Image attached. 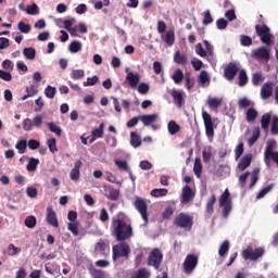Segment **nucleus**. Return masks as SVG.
Instances as JSON below:
<instances>
[{
    "label": "nucleus",
    "instance_id": "27",
    "mask_svg": "<svg viewBox=\"0 0 278 278\" xmlns=\"http://www.w3.org/2000/svg\"><path fill=\"white\" fill-rule=\"evenodd\" d=\"M25 92L26 94L22 97V101H27L29 97H36V94H38V88H36L34 85H30L26 87Z\"/></svg>",
    "mask_w": 278,
    "mask_h": 278
},
{
    "label": "nucleus",
    "instance_id": "54",
    "mask_svg": "<svg viewBox=\"0 0 278 278\" xmlns=\"http://www.w3.org/2000/svg\"><path fill=\"white\" fill-rule=\"evenodd\" d=\"M17 28L22 34H29V31H31V26H29V24H25L23 21L18 22Z\"/></svg>",
    "mask_w": 278,
    "mask_h": 278
},
{
    "label": "nucleus",
    "instance_id": "10",
    "mask_svg": "<svg viewBox=\"0 0 278 278\" xmlns=\"http://www.w3.org/2000/svg\"><path fill=\"white\" fill-rule=\"evenodd\" d=\"M134 206L139 212L144 223H149V214H148L149 206L147 205V201L140 197H137L135 199Z\"/></svg>",
    "mask_w": 278,
    "mask_h": 278
},
{
    "label": "nucleus",
    "instance_id": "53",
    "mask_svg": "<svg viewBox=\"0 0 278 278\" xmlns=\"http://www.w3.org/2000/svg\"><path fill=\"white\" fill-rule=\"evenodd\" d=\"M86 73L84 70H73L71 73V78L72 79H84Z\"/></svg>",
    "mask_w": 278,
    "mask_h": 278
},
{
    "label": "nucleus",
    "instance_id": "41",
    "mask_svg": "<svg viewBox=\"0 0 278 278\" xmlns=\"http://www.w3.org/2000/svg\"><path fill=\"white\" fill-rule=\"evenodd\" d=\"M172 79L175 84H181V81H184V72H181V70L177 68L174 72Z\"/></svg>",
    "mask_w": 278,
    "mask_h": 278
},
{
    "label": "nucleus",
    "instance_id": "52",
    "mask_svg": "<svg viewBox=\"0 0 278 278\" xmlns=\"http://www.w3.org/2000/svg\"><path fill=\"white\" fill-rule=\"evenodd\" d=\"M262 81H264V76L262 75V73H254L252 75L253 86H260V84H262Z\"/></svg>",
    "mask_w": 278,
    "mask_h": 278
},
{
    "label": "nucleus",
    "instance_id": "29",
    "mask_svg": "<svg viewBox=\"0 0 278 278\" xmlns=\"http://www.w3.org/2000/svg\"><path fill=\"white\" fill-rule=\"evenodd\" d=\"M167 129L170 136H175V134H179V131H181V126H179V124H177L175 121H169L167 124Z\"/></svg>",
    "mask_w": 278,
    "mask_h": 278
},
{
    "label": "nucleus",
    "instance_id": "19",
    "mask_svg": "<svg viewBox=\"0 0 278 278\" xmlns=\"http://www.w3.org/2000/svg\"><path fill=\"white\" fill-rule=\"evenodd\" d=\"M126 80L128 81L130 88H136V86L140 84V74H134V72H129L126 76Z\"/></svg>",
    "mask_w": 278,
    "mask_h": 278
},
{
    "label": "nucleus",
    "instance_id": "11",
    "mask_svg": "<svg viewBox=\"0 0 278 278\" xmlns=\"http://www.w3.org/2000/svg\"><path fill=\"white\" fill-rule=\"evenodd\" d=\"M202 118L207 138H214V121H212V115L204 111L202 112Z\"/></svg>",
    "mask_w": 278,
    "mask_h": 278
},
{
    "label": "nucleus",
    "instance_id": "25",
    "mask_svg": "<svg viewBox=\"0 0 278 278\" xmlns=\"http://www.w3.org/2000/svg\"><path fill=\"white\" fill-rule=\"evenodd\" d=\"M271 116H273V114H270V113H265L262 115L261 129H263V131H268V127H270Z\"/></svg>",
    "mask_w": 278,
    "mask_h": 278
},
{
    "label": "nucleus",
    "instance_id": "20",
    "mask_svg": "<svg viewBox=\"0 0 278 278\" xmlns=\"http://www.w3.org/2000/svg\"><path fill=\"white\" fill-rule=\"evenodd\" d=\"M140 122L143 123L144 127H149L157 121V114H149L139 116Z\"/></svg>",
    "mask_w": 278,
    "mask_h": 278
},
{
    "label": "nucleus",
    "instance_id": "42",
    "mask_svg": "<svg viewBox=\"0 0 278 278\" xmlns=\"http://www.w3.org/2000/svg\"><path fill=\"white\" fill-rule=\"evenodd\" d=\"M36 216L34 215H29L25 218L24 220V225L28 228V229H34V227H36Z\"/></svg>",
    "mask_w": 278,
    "mask_h": 278
},
{
    "label": "nucleus",
    "instance_id": "31",
    "mask_svg": "<svg viewBox=\"0 0 278 278\" xmlns=\"http://www.w3.org/2000/svg\"><path fill=\"white\" fill-rule=\"evenodd\" d=\"M131 278H151V271L147 268H139Z\"/></svg>",
    "mask_w": 278,
    "mask_h": 278
},
{
    "label": "nucleus",
    "instance_id": "16",
    "mask_svg": "<svg viewBox=\"0 0 278 278\" xmlns=\"http://www.w3.org/2000/svg\"><path fill=\"white\" fill-rule=\"evenodd\" d=\"M48 215H47V223L50 224L52 227H60V223L58 222V216L55 215V211L53 208L48 207L47 208Z\"/></svg>",
    "mask_w": 278,
    "mask_h": 278
},
{
    "label": "nucleus",
    "instance_id": "13",
    "mask_svg": "<svg viewBox=\"0 0 278 278\" xmlns=\"http://www.w3.org/2000/svg\"><path fill=\"white\" fill-rule=\"evenodd\" d=\"M104 197L109 199V201H118V197H121V191L112 185H104Z\"/></svg>",
    "mask_w": 278,
    "mask_h": 278
},
{
    "label": "nucleus",
    "instance_id": "14",
    "mask_svg": "<svg viewBox=\"0 0 278 278\" xmlns=\"http://www.w3.org/2000/svg\"><path fill=\"white\" fill-rule=\"evenodd\" d=\"M252 58L254 60H265L268 62L270 60V49L266 47H260L252 52Z\"/></svg>",
    "mask_w": 278,
    "mask_h": 278
},
{
    "label": "nucleus",
    "instance_id": "61",
    "mask_svg": "<svg viewBox=\"0 0 278 278\" xmlns=\"http://www.w3.org/2000/svg\"><path fill=\"white\" fill-rule=\"evenodd\" d=\"M273 190V185H268L267 187H264L256 195V199H264L268 192Z\"/></svg>",
    "mask_w": 278,
    "mask_h": 278
},
{
    "label": "nucleus",
    "instance_id": "45",
    "mask_svg": "<svg viewBox=\"0 0 278 278\" xmlns=\"http://www.w3.org/2000/svg\"><path fill=\"white\" fill-rule=\"evenodd\" d=\"M26 14H29L30 16H36V14H40V10L38 9V4L33 3L30 5H27Z\"/></svg>",
    "mask_w": 278,
    "mask_h": 278
},
{
    "label": "nucleus",
    "instance_id": "33",
    "mask_svg": "<svg viewBox=\"0 0 278 278\" xmlns=\"http://www.w3.org/2000/svg\"><path fill=\"white\" fill-rule=\"evenodd\" d=\"M38 164H40V160L30 157L26 166V170H28V173H34V170L38 168Z\"/></svg>",
    "mask_w": 278,
    "mask_h": 278
},
{
    "label": "nucleus",
    "instance_id": "4",
    "mask_svg": "<svg viewBox=\"0 0 278 278\" xmlns=\"http://www.w3.org/2000/svg\"><path fill=\"white\" fill-rule=\"evenodd\" d=\"M219 207H223V218H229V214H231L232 210L231 194L229 193V189H225L223 194L219 197Z\"/></svg>",
    "mask_w": 278,
    "mask_h": 278
},
{
    "label": "nucleus",
    "instance_id": "36",
    "mask_svg": "<svg viewBox=\"0 0 278 278\" xmlns=\"http://www.w3.org/2000/svg\"><path fill=\"white\" fill-rule=\"evenodd\" d=\"M227 253H229V241L225 240L219 247L218 255L219 257H225Z\"/></svg>",
    "mask_w": 278,
    "mask_h": 278
},
{
    "label": "nucleus",
    "instance_id": "2",
    "mask_svg": "<svg viewBox=\"0 0 278 278\" xmlns=\"http://www.w3.org/2000/svg\"><path fill=\"white\" fill-rule=\"evenodd\" d=\"M174 227H178L179 229H185L186 231H191L192 226L194 225V217L187 213H179L174 218Z\"/></svg>",
    "mask_w": 278,
    "mask_h": 278
},
{
    "label": "nucleus",
    "instance_id": "15",
    "mask_svg": "<svg viewBox=\"0 0 278 278\" xmlns=\"http://www.w3.org/2000/svg\"><path fill=\"white\" fill-rule=\"evenodd\" d=\"M236 75H238V65L233 62H230L224 70V77H226L228 81H232Z\"/></svg>",
    "mask_w": 278,
    "mask_h": 278
},
{
    "label": "nucleus",
    "instance_id": "6",
    "mask_svg": "<svg viewBox=\"0 0 278 278\" xmlns=\"http://www.w3.org/2000/svg\"><path fill=\"white\" fill-rule=\"evenodd\" d=\"M255 31H256V36L261 38V42H263V45H267V46L270 45L273 35L270 34V28L266 26V24H263V25L256 24Z\"/></svg>",
    "mask_w": 278,
    "mask_h": 278
},
{
    "label": "nucleus",
    "instance_id": "49",
    "mask_svg": "<svg viewBox=\"0 0 278 278\" xmlns=\"http://www.w3.org/2000/svg\"><path fill=\"white\" fill-rule=\"evenodd\" d=\"M252 105V102L251 100H249L247 97L244 98H241L239 101H238V108H240V110H244L247 108H251Z\"/></svg>",
    "mask_w": 278,
    "mask_h": 278
},
{
    "label": "nucleus",
    "instance_id": "62",
    "mask_svg": "<svg viewBox=\"0 0 278 278\" xmlns=\"http://www.w3.org/2000/svg\"><path fill=\"white\" fill-rule=\"evenodd\" d=\"M203 25H212V23H214V18L212 17V13L210 12V10H206L204 12V18H203Z\"/></svg>",
    "mask_w": 278,
    "mask_h": 278
},
{
    "label": "nucleus",
    "instance_id": "58",
    "mask_svg": "<svg viewBox=\"0 0 278 278\" xmlns=\"http://www.w3.org/2000/svg\"><path fill=\"white\" fill-rule=\"evenodd\" d=\"M71 53H79L81 49V43L79 41H72L68 47Z\"/></svg>",
    "mask_w": 278,
    "mask_h": 278
},
{
    "label": "nucleus",
    "instance_id": "17",
    "mask_svg": "<svg viewBox=\"0 0 278 278\" xmlns=\"http://www.w3.org/2000/svg\"><path fill=\"white\" fill-rule=\"evenodd\" d=\"M262 99H270L273 97V83H265L261 88Z\"/></svg>",
    "mask_w": 278,
    "mask_h": 278
},
{
    "label": "nucleus",
    "instance_id": "63",
    "mask_svg": "<svg viewBox=\"0 0 278 278\" xmlns=\"http://www.w3.org/2000/svg\"><path fill=\"white\" fill-rule=\"evenodd\" d=\"M56 89L55 87L48 86L45 90V94L48 99H54Z\"/></svg>",
    "mask_w": 278,
    "mask_h": 278
},
{
    "label": "nucleus",
    "instance_id": "40",
    "mask_svg": "<svg viewBox=\"0 0 278 278\" xmlns=\"http://www.w3.org/2000/svg\"><path fill=\"white\" fill-rule=\"evenodd\" d=\"M23 54L26 58V60H35L36 58V49L34 48H24Z\"/></svg>",
    "mask_w": 278,
    "mask_h": 278
},
{
    "label": "nucleus",
    "instance_id": "35",
    "mask_svg": "<svg viewBox=\"0 0 278 278\" xmlns=\"http://www.w3.org/2000/svg\"><path fill=\"white\" fill-rule=\"evenodd\" d=\"M174 62L176 64H180L184 65L188 62V56L186 54H181V52L176 51V53L174 54Z\"/></svg>",
    "mask_w": 278,
    "mask_h": 278
},
{
    "label": "nucleus",
    "instance_id": "22",
    "mask_svg": "<svg viewBox=\"0 0 278 278\" xmlns=\"http://www.w3.org/2000/svg\"><path fill=\"white\" fill-rule=\"evenodd\" d=\"M162 40L167 47H173L175 45V31L168 30L165 35H161Z\"/></svg>",
    "mask_w": 278,
    "mask_h": 278
},
{
    "label": "nucleus",
    "instance_id": "46",
    "mask_svg": "<svg viewBox=\"0 0 278 278\" xmlns=\"http://www.w3.org/2000/svg\"><path fill=\"white\" fill-rule=\"evenodd\" d=\"M48 128L52 134H55V136H62V128L58 126L55 123H48Z\"/></svg>",
    "mask_w": 278,
    "mask_h": 278
},
{
    "label": "nucleus",
    "instance_id": "21",
    "mask_svg": "<svg viewBox=\"0 0 278 278\" xmlns=\"http://www.w3.org/2000/svg\"><path fill=\"white\" fill-rule=\"evenodd\" d=\"M80 168H81V162L76 161L74 164V168L70 173V179H72V181H79Z\"/></svg>",
    "mask_w": 278,
    "mask_h": 278
},
{
    "label": "nucleus",
    "instance_id": "34",
    "mask_svg": "<svg viewBox=\"0 0 278 278\" xmlns=\"http://www.w3.org/2000/svg\"><path fill=\"white\" fill-rule=\"evenodd\" d=\"M130 144L134 149H138L142 144V139H140L137 132H130Z\"/></svg>",
    "mask_w": 278,
    "mask_h": 278
},
{
    "label": "nucleus",
    "instance_id": "7",
    "mask_svg": "<svg viewBox=\"0 0 278 278\" xmlns=\"http://www.w3.org/2000/svg\"><path fill=\"white\" fill-rule=\"evenodd\" d=\"M164 260V254L160 249H153L148 257V266H153L155 270H162V261Z\"/></svg>",
    "mask_w": 278,
    "mask_h": 278
},
{
    "label": "nucleus",
    "instance_id": "60",
    "mask_svg": "<svg viewBox=\"0 0 278 278\" xmlns=\"http://www.w3.org/2000/svg\"><path fill=\"white\" fill-rule=\"evenodd\" d=\"M270 134L273 136H278V117L277 116H274L271 119Z\"/></svg>",
    "mask_w": 278,
    "mask_h": 278
},
{
    "label": "nucleus",
    "instance_id": "64",
    "mask_svg": "<svg viewBox=\"0 0 278 278\" xmlns=\"http://www.w3.org/2000/svg\"><path fill=\"white\" fill-rule=\"evenodd\" d=\"M115 164L119 170H125L126 173H129V166L127 165V161H115Z\"/></svg>",
    "mask_w": 278,
    "mask_h": 278
},
{
    "label": "nucleus",
    "instance_id": "55",
    "mask_svg": "<svg viewBox=\"0 0 278 278\" xmlns=\"http://www.w3.org/2000/svg\"><path fill=\"white\" fill-rule=\"evenodd\" d=\"M18 253H21V248H17L13 243H10L8 247V255L14 257V255H18Z\"/></svg>",
    "mask_w": 278,
    "mask_h": 278
},
{
    "label": "nucleus",
    "instance_id": "44",
    "mask_svg": "<svg viewBox=\"0 0 278 278\" xmlns=\"http://www.w3.org/2000/svg\"><path fill=\"white\" fill-rule=\"evenodd\" d=\"M151 197H154L155 199H159L160 197H166V194H168V190L167 189H153L150 192Z\"/></svg>",
    "mask_w": 278,
    "mask_h": 278
},
{
    "label": "nucleus",
    "instance_id": "47",
    "mask_svg": "<svg viewBox=\"0 0 278 278\" xmlns=\"http://www.w3.org/2000/svg\"><path fill=\"white\" fill-rule=\"evenodd\" d=\"M198 81L202 86H205V84H210V75L207 74V72L202 71L199 75Z\"/></svg>",
    "mask_w": 278,
    "mask_h": 278
},
{
    "label": "nucleus",
    "instance_id": "24",
    "mask_svg": "<svg viewBox=\"0 0 278 278\" xmlns=\"http://www.w3.org/2000/svg\"><path fill=\"white\" fill-rule=\"evenodd\" d=\"M170 94L175 105L181 108L184 105V93H181V91L173 90Z\"/></svg>",
    "mask_w": 278,
    "mask_h": 278
},
{
    "label": "nucleus",
    "instance_id": "8",
    "mask_svg": "<svg viewBox=\"0 0 278 278\" xmlns=\"http://www.w3.org/2000/svg\"><path fill=\"white\" fill-rule=\"evenodd\" d=\"M198 265L199 256L195 254H188L182 263L184 273H186V275H192Z\"/></svg>",
    "mask_w": 278,
    "mask_h": 278
},
{
    "label": "nucleus",
    "instance_id": "43",
    "mask_svg": "<svg viewBox=\"0 0 278 278\" xmlns=\"http://www.w3.org/2000/svg\"><path fill=\"white\" fill-rule=\"evenodd\" d=\"M249 84V76H247V72L244 70H241L239 72V86L242 88L243 86H247Z\"/></svg>",
    "mask_w": 278,
    "mask_h": 278
},
{
    "label": "nucleus",
    "instance_id": "56",
    "mask_svg": "<svg viewBox=\"0 0 278 278\" xmlns=\"http://www.w3.org/2000/svg\"><path fill=\"white\" fill-rule=\"evenodd\" d=\"M240 42L242 47H251V45H253V39L247 35H240Z\"/></svg>",
    "mask_w": 278,
    "mask_h": 278
},
{
    "label": "nucleus",
    "instance_id": "12",
    "mask_svg": "<svg viewBox=\"0 0 278 278\" xmlns=\"http://www.w3.org/2000/svg\"><path fill=\"white\" fill-rule=\"evenodd\" d=\"M194 194L195 193L192 190V188L186 185L181 191V200H180L181 205H188V203H192V201H194Z\"/></svg>",
    "mask_w": 278,
    "mask_h": 278
},
{
    "label": "nucleus",
    "instance_id": "18",
    "mask_svg": "<svg viewBox=\"0 0 278 278\" xmlns=\"http://www.w3.org/2000/svg\"><path fill=\"white\" fill-rule=\"evenodd\" d=\"M96 251H98L101 255H106L108 251H110V242L100 239L96 244Z\"/></svg>",
    "mask_w": 278,
    "mask_h": 278
},
{
    "label": "nucleus",
    "instance_id": "37",
    "mask_svg": "<svg viewBox=\"0 0 278 278\" xmlns=\"http://www.w3.org/2000/svg\"><path fill=\"white\" fill-rule=\"evenodd\" d=\"M260 127H256L253 132L251 138L248 140V144L250 147H253V144H255L257 142V140H260Z\"/></svg>",
    "mask_w": 278,
    "mask_h": 278
},
{
    "label": "nucleus",
    "instance_id": "38",
    "mask_svg": "<svg viewBox=\"0 0 278 278\" xmlns=\"http://www.w3.org/2000/svg\"><path fill=\"white\" fill-rule=\"evenodd\" d=\"M257 118V111L253 108L249 109L245 113V119L248 123H253Z\"/></svg>",
    "mask_w": 278,
    "mask_h": 278
},
{
    "label": "nucleus",
    "instance_id": "30",
    "mask_svg": "<svg viewBox=\"0 0 278 278\" xmlns=\"http://www.w3.org/2000/svg\"><path fill=\"white\" fill-rule=\"evenodd\" d=\"M206 103L211 110H217V108H220V105H223V99L222 98H208Z\"/></svg>",
    "mask_w": 278,
    "mask_h": 278
},
{
    "label": "nucleus",
    "instance_id": "50",
    "mask_svg": "<svg viewBox=\"0 0 278 278\" xmlns=\"http://www.w3.org/2000/svg\"><path fill=\"white\" fill-rule=\"evenodd\" d=\"M15 149H17L18 153L21 155H23V153H25V151H27V141L26 140H20L16 144H15Z\"/></svg>",
    "mask_w": 278,
    "mask_h": 278
},
{
    "label": "nucleus",
    "instance_id": "5",
    "mask_svg": "<svg viewBox=\"0 0 278 278\" xmlns=\"http://www.w3.org/2000/svg\"><path fill=\"white\" fill-rule=\"evenodd\" d=\"M264 253H266V250L262 247L255 249L248 247L245 250L242 251V257L245 261L250 260V262H257V260L264 257Z\"/></svg>",
    "mask_w": 278,
    "mask_h": 278
},
{
    "label": "nucleus",
    "instance_id": "1",
    "mask_svg": "<svg viewBox=\"0 0 278 278\" xmlns=\"http://www.w3.org/2000/svg\"><path fill=\"white\" fill-rule=\"evenodd\" d=\"M111 230L117 242H125V240L134 238V228L131 223H129V217L123 212L117 213L113 217Z\"/></svg>",
    "mask_w": 278,
    "mask_h": 278
},
{
    "label": "nucleus",
    "instance_id": "3",
    "mask_svg": "<svg viewBox=\"0 0 278 278\" xmlns=\"http://www.w3.org/2000/svg\"><path fill=\"white\" fill-rule=\"evenodd\" d=\"M275 149H277V141H269L264 152V162L266 166H270V162H275L278 166V152L275 151Z\"/></svg>",
    "mask_w": 278,
    "mask_h": 278
},
{
    "label": "nucleus",
    "instance_id": "59",
    "mask_svg": "<svg viewBox=\"0 0 278 278\" xmlns=\"http://www.w3.org/2000/svg\"><path fill=\"white\" fill-rule=\"evenodd\" d=\"M89 273L92 278H105V273H103L101 269L91 268L89 269Z\"/></svg>",
    "mask_w": 278,
    "mask_h": 278
},
{
    "label": "nucleus",
    "instance_id": "48",
    "mask_svg": "<svg viewBox=\"0 0 278 278\" xmlns=\"http://www.w3.org/2000/svg\"><path fill=\"white\" fill-rule=\"evenodd\" d=\"M48 149L50 153H56L58 151V142L55 138H50L47 140Z\"/></svg>",
    "mask_w": 278,
    "mask_h": 278
},
{
    "label": "nucleus",
    "instance_id": "51",
    "mask_svg": "<svg viewBox=\"0 0 278 278\" xmlns=\"http://www.w3.org/2000/svg\"><path fill=\"white\" fill-rule=\"evenodd\" d=\"M260 169H254L251 174V184L249 186L250 190L251 188H253L255 186V184H257L258 179H260Z\"/></svg>",
    "mask_w": 278,
    "mask_h": 278
},
{
    "label": "nucleus",
    "instance_id": "26",
    "mask_svg": "<svg viewBox=\"0 0 278 278\" xmlns=\"http://www.w3.org/2000/svg\"><path fill=\"white\" fill-rule=\"evenodd\" d=\"M104 128H105V124L101 123L98 128L91 131L92 139L90 140V143L94 142L97 138H103Z\"/></svg>",
    "mask_w": 278,
    "mask_h": 278
},
{
    "label": "nucleus",
    "instance_id": "28",
    "mask_svg": "<svg viewBox=\"0 0 278 278\" xmlns=\"http://www.w3.org/2000/svg\"><path fill=\"white\" fill-rule=\"evenodd\" d=\"M216 204V194H212L208 200L206 201V213L210 214V216H212V214H214V205Z\"/></svg>",
    "mask_w": 278,
    "mask_h": 278
},
{
    "label": "nucleus",
    "instance_id": "57",
    "mask_svg": "<svg viewBox=\"0 0 278 278\" xmlns=\"http://www.w3.org/2000/svg\"><path fill=\"white\" fill-rule=\"evenodd\" d=\"M97 84H99V76L88 77L87 81L83 83L85 88H88V86H97Z\"/></svg>",
    "mask_w": 278,
    "mask_h": 278
},
{
    "label": "nucleus",
    "instance_id": "32",
    "mask_svg": "<svg viewBox=\"0 0 278 278\" xmlns=\"http://www.w3.org/2000/svg\"><path fill=\"white\" fill-rule=\"evenodd\" d=\"M193 173L198 178H200L201 173H203V164L201 163V159L199 157H195L194 160Z\"/></svg>",
    "mask_w": 278,
    "mask_h": 278
},
{
    "label": "nucleus",
    "instance_id": "23",
    "mask_svg": "<svg viewBox=\"0 0 278 278\" xmlns=\"http://www.w3.org/2000/svg\"><path fill=\"white\" fill-rule=\"evenodd\" d=\"M253 160V155L251 154H245L241 161L238 164L239 170H247L249 166H251V161Z\"/></svg>",
    "mask_w": 278,
    "mask_h": 278
},
{
    "label": "nucleus",
    "instance_id": "39",
    "mask_svg": "<svg viewBox=\"0 0 278 278\" xmlns=\"http://www.w3.org/2000/svg\"><path fill=\"white\" fill-rule=\"evenodd\" d=\"M68 231L73 233V236H79V222H73L67 225Z\"/></svg>",
    "mask_w": 278,
    "mask_h": 278
},
{
    "label": "nucleus",
    "instance_id": "9",
    "mask_svg": "<svg viewBox=\"0 0 278 278\" xmlns=\"http://www.w3.org/2000/svg\"><path fill=\"white\" fill-rule=\"evenodd\" d=\"M129 253H131V249L125 242L113 245V262L121 257H129Z\"/></svg>",
    "mask_w": 278,
    "mask_h": 278
}]
</instances>
